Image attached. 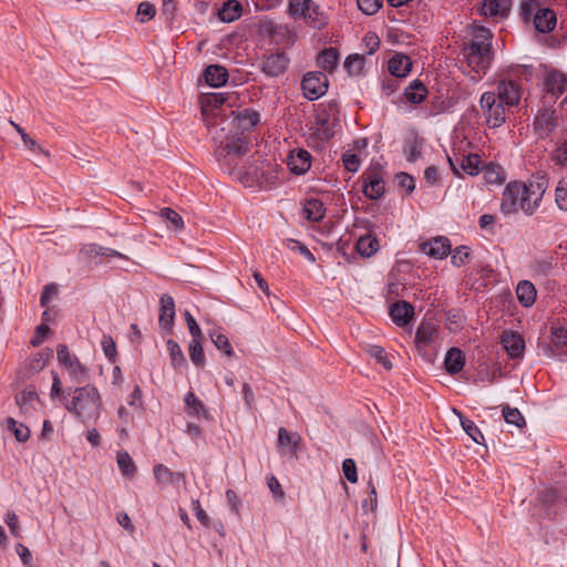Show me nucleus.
I'll return each instance as SVG.
<instances>
[{
    "label": "nucleus",
    "mask_w": 567,
    "mask_h": 567,
    "mask_svg": "<svg viewBox=\"0 0 567 567\" xmlns=\"http://www.w3.org/2000/svg\"><path fill=\"white\" fill-rule=\"evenodd\" d=\"M412 62L411 59L401 53L394 54L388 63L389 72L396 78H404L411 71Z\"/></svg>",
    "instance_id": "obj_23"
},
{
    "label": "nucleus",
    "mask_w": 567,
    "mask_h": 567,
    "mask_svg": "<svg viewBox=\"0 0 567 567\" xmlns=\"http://www.w3.org/2000/svg\"><path fill=\"white\" fill-rule=\"evenodd\" d=\"M8 427L11 430L19 442H25L30 437V430L22 423H18L14 419L9 417Z\"/></svg>",
    "instance_id": "obj_48"
},
{
    "label": "nucleus",
    "mask_w": 567,
    "mask_h": 567,
    "mask_svg": "<svg viewBox=\"0 0 567 567\" xmlns=\"http://www.w3.org/2000/svg\"><path fill=\"white\" fill-rule=\"evenodd\" d=\"M496 97L508 109L517 105L520 101L522 92L519 85L514 81H501L496 90Z\"/></svg>",
    "instance_id": "obj_12"
},
{
    "label": "nucleus",
    "mask_w": 567,
    "mask_h": 567,
    "mask_svg": "<svg viewBox=\"0 0 567 567\" xmlns=\"http://www.w3.org/2000/svg\"><path fill=\"white\" fill-rule=\"evenodd\" d=\"M58 295V287L54 284H50L44 287V290L41 295L40 303L42 307H45L49 301Z\"/></svg>",
    "instance_id": "obj_63"
},
{
    "label": "nucleus",
    "mask_w": 567,
    "mask_h": 567,
    "mask_svg": "<svg viewBox=\"0 0 567 567\" xmlns=\"http://www.w3.org/2000/svg\"><path fill=\"white\" fill-rule=\"evenodd\" d=\"M301 87L305 96L313 101L321 97L327 92L328 79L323 73L309 72L303 76Z\"/></svg>",
    "instance_id": "obj_10"
},
{
    "label": "nucleus",
    "mask_w": 567,
    "mask_h": 567,
    "mask_svg": "<svg viewBox=\"0 0 567 567\" xmlns=\"http://www.w3.org/2000/svg\"><path fill=\"white\" fill-rule=\"evenodd\" d=\"M237 101L235 93H206L200 97V109L205 125L214 140L221 138V132L235 128L240 132L251 130L259 121L257 112L234 111Z\"/></svg>",
    "instance_id": "obj_1"
},
{
    "label": "nucleus",
    "mask_w": 567,
    "mask_h": 567,
    "mask_svg": "<svg viewBox=\"0 0 567 567\" xmlns=\"http://www.w3.org/2000/svg\"><path fill=\"white\" fill-rule=\"evenodd\" d=\"M317 61L324 72L332 73L339 62V52L334 48H327L319 53Z\"/></svg>",
    "instance_id": "obj_29"
},
{
    "label": "nucleus",
    "mask_w": 567,
    "mask_h": 567,
    "mask_svg": "<svg viewBox=\"0 0 567 567\" xmlns=\"http://www.w3.org/2000/svg\"><path fill=\"white\" fill-rule=\"evenodd\" d=\"M451 256L452 262L456 267H461L465 265L466 260L468 259L470 252L466 247H458L455 250H453Z\"/></svg>",
    "instance_id": "obj_55"
},
{
    "label": "nucleus",
    "mask_w": 567,
    "mask_h": 567,
    "mask_svg": "<svg viewBox=\"0 0 567 567\" xmlns=\"http://www.w3.org/2000/svg\"><path fill=\"white\" fill-rule=\"evenodd\" d=\"M493 33L482 27H471V40L463 48L462 55L466 65L475 73H485L494 60L492 48Z\"/></svg>",
    "instance_id": "obj_2"
},
{
    "label": "nucleus",
    "mask_w": 567,
    "mask_h": 567,
    "mask_svg": "<svg viewBox=\"0 0 567 567\" xmlns=\"http://www.w3.org/2000/svg\"><path fill=\"white\" fill-rule=\"evenodd\" d=\"M301 437L298 433H290L285 427L278 431V444L280 447L288 449L291 453H296L300 446Z\"/></svg>",
    "instance_id": "obj_36"
},
{
    "label": "nucleus",
    "mask_w": 567,
    "mask_h": 567,
    "mask_svg": "<svg viewBox=\"0 0 567 567\" xmlns=\"http://www.w3.org/2000/svg\"><path fill=\"white\" fill-rule=\"evenodd\" d=\"M192 338H203L202 330L188 310L184 313Z\"/></svg>",
    "instance_id": "obj_61"
},
{
    "label": "nucleus",
    "mask_w": 567,
    "mask_h": 567,
    "mask_svg": "<svg viewBox=\"0 0 567 567\" xmlns=\"http://www.w3.org/2000/svg\"><path fill=\"white\" fill-rule=\"evenodd\" d=\"M289 63V56L282 51H277L262 58L260 70L269 78H278L285 74Z\"/></svg>",
    "instance_id": "obj_9"
},
{
    "label": "nucleus",
    "mask_w": 567,
    "mask_h": 567,
    "mask_svg": "<svg viewBox=\"0 0 567 567\" xmlns=\"http://www.w3.org/2000/svg\"><path fill=\"white\" fill-rule=\"evenodd\" d=\"M480 105L489 127H499L505 123L509 109L496 97L495 92L483 93Z\"/></svg>",
    "instance_id": "obj_6"
},
{
    "label": "nucleus",
    "mask_w": 567,
    "mask_h": 567,
    "mask_svg": "<svg viewBox=\"0 0 567 567\" xmlns=\"http://www.w3.org/2000/svg\"><path fill=\"white\" fill-rule=\"evenodd\" d=\"M368 487H369V491H370V501H369V504L368 502H364L362 504V507L365 512L368 511H375L377 506H378V493H377V488H375V485L373 484V481L370 480L368 482Z\"/></svg>",
    "instance_id": "obj_58"
},
{
    "label": "nucleus",
    "mask_w": 567,
    "mask_h": 567,
    "mask_svg": "<svg viewBox=\"0 0 567 567\" xmlns=\"http://www.w3.org/2000/svg\"><path fill=\"white\" fill-rule=\"evenodd\" d=\"M553 342L556 347H564L567 344V329L564 327H555L551 330Z\"/></svg>",
    "instance_id": "obj_60"
},
{
    "label": "nucleus",
    "mask_w": 567,
    "mask_h": 567,
    "mask_svg": "<svg viewBox=\"0 0 567 567\" xmlns=\"http://www.w3.org/2000/svg\"><path fill=\"white\" fill-rule=\"evenodd\" d=\"M342 470H343L346 478L349 482L357 483V481H358L357 466L352 458H347L343 461Z\"/></svg>",
    "instance_id": "obj_54"
},
{
    "label": "nucleus",
    "mask_w": 567,
    "mask_h": 567,
    "mask_svg": "<svg viewBox=\"0 0 567 567\" xmlns=\"http://www.w3.org/2000/svg\"><path fill=\"white\" fill-rule=\"evenodd\" d=\"M52 357V350L48 349L47 352L38 353L37 357L32 360L31 368L41 370L45 365V363Z\"/></svg>",
    "instance_id": "obj_62"
},
{
    "label": "nucleus",
    "mask_w": 567,
    "mask_h": 567,
    "mask_svg": "<svg viewBox=\"0 0 567 567\" xmlns=\"http://www.w3.org/2000/svg\"><path fill=\"white\" fill-rule=\"evenodd\" d=\"M289 169L296 175H302L311 166V155L308 151L299 148L290 152L287 158Z\"/></svg>",
    "instance_id": "obj_16"
},
{
    "label": "nucleus",
    "mask_w": 567,
    "mask_h": 567,
    "mask_svg": "<svg viewBox=\"0 0 567 567\" xmlns=\"http://www.w3.org/2000/svg\"><path fill=\"white\" fill-rule=\"evenodd\" d=\"M501 342L512 359H520L525 352V340L522 334L512 330L503 331Z\"/></svg>",
    "instance_id": "obj_13"
},
{
    "label": "nucleus",
    "mask_w": 567,
    "mask_h": 567,
    "mask_svg": "<svg viewBox=\"0 0 567 567\" xmlns=\"http://www.w3.org/2000/svg\"><path fill=\"white\" fill-rule=\"evenodd\" d=\"M103 252V247L99 246L96 244H89L85 245L81 251L80 255L85 259H93L100 256V254Z\"/></svg>",
    "instance_id": "obj_59"
},
{
    "label": "nucleus",
    "mask_w": 567,
    "mask_h": 567,
    "mask_svg": "<svg viewBox=\"0 0 567 567\" xmlns=\"http://www.w3.org/2000/svg\"><path fill=\"white\" fill-rule=\"evenodd\" d=\"M209 337L218 350L223 351L227 357L234 355L233 347L225 334L214 330L209 332Z\"/></svg>",
    "instance_id": "obj_44"
},
{
    "label": "nucleus",
    "mask_w": 567,
    "mask_h": 567,
    "mask_svg": "<svg viewBox=\"0 0 567 567\" xmlns=\"http://www.w3.org/2000/svg\"><path fill=\"white\" fill-rule=\"evenodd\" d=\"M243 7L237 0L226 1L220 9H218V18L223 22H233L240 18Z\"/></svg>",
    "instance_id": "obj_33"
},
{
    "label": "nucleus",
    "mask_w": 567,
    "mask_h": 567,
    "mask_svg": "<svg viewBox=\"0 0 567 567\" xmlns=\"http://www.w3.org/2000/svg\"><path fill=\"white\" fill-rule=\"evenodd\" d=\"M483 177L487 184L492 185L502 184L505 178L502 166L493 163L483 167Z\"/></svg>",
    "instance_id": "obj_40"
},
{
    "label": "nucleus",
    "mask_w": 567,
    "mask_h": 567,
    "mask_svg": "<svg viewBox=\"0 0 567 567\" xmlns=\"http://www.w3.org/2000/svg\"><path fill=\"white\" fill-rule=\"evenodd\" d=\"M219 145L215 150V156L219 164L231 173L238 165V159L241 158L249 148V143L246 137L234 134L223 135L217 140Z\"/></svg>",
    "instance_id": "obj_4"
},
{
    "label": "nucleus",
    "mask_w": 567,
    "mask_h": 567,
    "mask_svg": "<svg viewBox=\"0 0 567 567\" xmlns=\"http://www.w3.org/2000/svg\"><path fill=\"white\" fill-rule=\"evenodd\" d=\"M159 216L169 223L174 230H181L184 228V220L182 216L172 208H163L159 212Z\"/></svg>",
    "instance_id": "obj_45"
},
{
    "label": "nucleus",
    "mask_w": 567,
    "mask_h": 567,
    "mask_svg": "<svg viewBox=\"0 0 567 567\" xmlns=\"http://www.w3.org/2000/svg\"><path fill=\"white\" fill-rule=\"evenodd\" d=\"M303 216L310 221H319L324 217V205L319 199H309L305 203L302 209Z\"/></svg>",
    "instance_id": "obj_34"
},
{
    "label": "nucleus",
    "mask_w": 567,
    "mask_h": 567,
    "mask_svg": "<svg viewBox=\"0 0 567 567\" xmlns=\"http://www.w3.org/2000/svg\"><path fill=\"white\" fill-rule=\"evenodd\" d=\"M288 12L293 18L308 20L315 29H322L328 23L326 16L312 0H289Z\"/></svg>",
    "instance_id": "obj_7"
},
{
    "label": "nucleus",
    "mask_w": 567,
    "mask_h": 567,
    "mask_svg": "<svg viewBox=\"0 0 567 567\" xmlns=\"http://www.w3.org/2000/svg\"><path fill=\"white\" fill-rule=\"evenodd\" d=\"M426 93L424 84L415 80L405 89L404 96L409 102L419 104L425 99Z\"/></svg>",
    "instance_id": "obj_38"
},
{
    "label": "nucleus",
    "mask_w": 567,
    "mask_h": 567,
    "mask_svg": "<svg viewBox=\"0 0 567 567\" xmlns=\"http://www.w3.org/2000/svg\"><path fill=\"white\" fill-rule=\"evenodd\" d=\"M516 295L522 306L530 307L536 300L537 291L530 281L523 280L517 285Z\"/></svg>",
    "instance_id": "obj_30"
},
{
    "label": "nucleus",
    "mask_w": 567,
    "mask_h": 567,
    "mask_svg": "<svg viewBox=\"0 0 567 567\" xmlns=\"http://www.w3.org/2000/svg\"><path fill=\"white\" fill-rule=\"evenodd\" d=\"M503 416L506 421V423L515 425L517 427H523L525 425V419L516 408H509L508 405H505L503 408Z\"/></svg>",
    "instance_id": "obj_46"
},
{
    "label": "nucleus",
    "mask_w": 567,
    "mask_h": 567,
    "mask_svg": "<svg viewBox=\"0 0 567 567\" xmlns=\"http://www.w3.org/2000/svg\"><path fill=\"white\" fill-rule=\"evenodd\" d=\"M58 362L66 370L70 378L82 383L89 377V370L80 362L78 357L70 352L66 344H59L56 348Z\"/></svg>",
    "instance_id": "obj_8"
},
{
    "label": "nucleus",
    "mask_w": 567,
    "mask_h": 567,
    "mask_svg": "<svg viewBox=\"0 0 567 567\" xmlns=\"http://www.w3.org/2000/svg\"><path fill=\"white\" fill-rule=\"evenodd\" d=\"M465 365V355L458 348H452L447 351L444 359V367L450 374L458 373Z\"/></svg>",
    "instance_id": "obj_27"
},
{
    "label": "nucleus",
    "mask_w": 567,
    "mask_h": 567,
    "mask_svg": "<svg viewBox=\"0 0 567 567\" xmlns=\"http://www.w3.org/2000/svg\"><path fill=\"white\" fill-rule=\"evenodd\" d=\"M545 87L553 95H560L567 89V76L559 71H550L545 76Z\"/></svg>",
    "instance_id": "obj_24"
},
{
    "label": "nucleus",
    "mask_w": 567,
    "mask_h": 567,
    "mask_svg": "<svg viewBox=\"0 0 567 567\" xmlns=\"http://www.w3.org/2000/svg\"><path fill=\"white\" fill-rule=\"evenodd\" d=\"M363 193L370 199H379L384 194V181L379 171L367 173Z\"/></svg>",
    "instance_id": "obj_18"
},
{
    "label": "nucleus",
    "mask_w": 567,
    "mask_h": 567,
    "mask_svg": "<svg viewBox=\"0 0 567 567\" xmlns=\"http://www.w3.org/2000/svg\"><path fill=\"white\" fill-rule=\"evenodd\" d=\"M439 336V328L432 321H422L415 334L417 346H427L434 342Z\"/></svg>",
    "instance_id": "obj_26"
},
{
    "label": "nucleus",
    "mask_w": 567,
    "mask_h": 567,
    "mask_svg": "<svg viewBox=\"0 0 567 567\" xmlns=\"http://www.w3.org/2000/svg\"><path fill=\"white\" fill-rule=\"evenodd\" d=\"M16 402L23 414H30L40 405L37 391L29 386L17 394Z\"/></svg>",
    "instance_id": "obj_21"
},
{
    "label": "nucleus",
    "mask_w": 567,
    "mask_h": 567,
    "mask_svg": "<svg viewBox=\"0 0 567 567\" xmlns=\"http://www.w3.org/2000/svg\"><path fill=\"white\" fill-rule=\"evenodd\" d=\"M523 189V182H512L506 186L501 203L503 213L511 214L517 212L518 208L522 209V202L525 197Z\"/></svg>",
    "instance_id": "obj_11"
},
{
    "label": "nucleus",
    "mask_w": 567,
    "mask_h": 567,
    "mask_svg": "<svg viewBox=\"0 0 567 567\" xmlns=\"http://www.w3.org/2000/svg\"><path fill=\"white\" fill-rule=\"evenodd\" d=\"M548 179L544 174L537 173L533 175L527 183H523L524 198L522 202V210L527 215H532L539 206L542 198L548 188Z\"/></svg>",
    "instance_id": "obj_5"
},
{
    "label": "nucleus",
    "mask_w": 567,
    "mask_h": 567,
    "mask_svg": "<svg viewBox=\"0 0 567 567\" xmlns=\"http://www.w3.org/2000/svg\"><path fill=\"white\" fill-rule=\"evenodd\" d=\"M368 352L371 357H373L380 364L383 365L384 369H392V361L390 360L385 350L380 346H370Z\"/></svg>",
    "instance_id": "obj_47"
},
{
    "label": "nucleus",
    "mask_w": 567,
    "mask_h": 567,
    "mask_svg": "<svg viewBox=\"0 0 567 567\" xmlns=\"http://www.w3.org/2000/svg\"><path fill=\"white\" fill-rule=\"evenodd\" d=\"M555 200L559 209L567 212V178H563L558 182Z\"/></svg>",
    "instance_id": "obj_50"
},
{
    "label": "nucleus",
    "mask_w": 567,
    "mask_h": 567,
    "mask_svg": "<svg viewBox=\"0 0 567 567\" xmlns=\"http://www.w3.org/2000/svg\"><path fill=\"white\" fill-rule=\"evenodd\" d=\"M453 413L460 419L461 425L465 433L477 444H482L484 436L475 423L465 417L457 409H453Z\"/></svg>",
    "instance_id": "obj_37"
},
{
    "label": "nucleus",
    "mask_w": 567,
    "mask_h": 567,
    "mask_svg": "<svg viewBox=\"0 0 567 567\" xmlns=\"http://www.w3.org/2000/svg\"><path fill=\"white\" fill-rule=\"evenodd\" d=\"M390 316L394 323L403 327L413 318L414 308L406 301H398L391 306Z\"/></svg>",
    "instance_id": "obj_22"
},
{
    "label": "nucleus",
    "mask_w": 567,
    "mask_h": 567,
    "mask_svg": "<svg viewBox=\"0 0 567 567\" xmlns=\"http://www.w3.org/2000/svg\"><path fill=\"white\" fill-rule=\"evenodd\" d=\"M155 16V8L148 2H142L137 9V17L141 22L151 20Z\"/></svg>",
    "instance_id": "obj_57"
},
{
    "label": "nucleus",
    "mask_w": 567,
    "mask_h": 567,
    "mask_svg": "<svg viewBox=\"0 0 567 567\" xmlns=\"http://www.w3.org/2000/svg\"><path fill=\"white\" fill-rule=\"evenodd\" d=\"M175 320V305L174 300L169 295H163L161 297V309L158 322L162 329L172 331Z\"/></svg>",
    "instance_id": "obj_19"
},
{
    "label": "nucleus",
    "mask_w": 567,
    "mask_h": 567,
    "mask_svg": "<svg viewBox=\"0 0 567 567\" xmlns=\"http://www.w3.org/2000/svg\"><path fill=\"white\" fill-rule=\"evenodd\" d=\"M116 463L124 476L130 478L135 476L137 467L132 456L126 451L121 450L116 452Z\"/></svg>",
    "instance_id": "obj_35"
},
{
    "label": "nucleus",
    "mask_w": 567,
    "mask_h": 567,
    "mask_svg": "<svg viewBox=\"0 0 567 567\" xmlns=\"http://www.w3.org/2000/svg\"><path fill=\"white\" fill-rule=\"evenodd\" d=\"M202 339L203 338H192L188 346L190 360L197 367H203L205 364V354L202 346Z\"/></svg>",
    "instance_id": "obj_41"
},
{
    "label": "nucleus",
    "mask_w": 567,
    "mask_h": 567,
    "mask_svg": "<svg viewBox=\"0 0 567 567\" xmlns=\"http://www.w3.org/2000/svg\"><path fill=\"white\" fill-rule=\"evenodd\" d=\"M555 111L544 109L536 115L534 123L535 128L539 132V134H546L555 127Z\"/></svg>",
    "instance_id": "obj_32"
},
{
    "label": "nucleus",
    "mask_w": 567,
    "mask_h": 567,
    "mask_svg": "<svg viewBox=\"0 0 567 567\" xmlns=\"http://www.w3.org/2000/svg\"><path fill=\"white\" fill-rule=\"evenodd\" d=\"M186 411L192 416H207L206 409L193 392H188L185 396Z\"/></svg>",
    "instance_id": "obj_42"
},
{
    "label": "nucleus",
    "mask_w": 567,
    "mask_h": 567,
    "mask_svg": "<svg viewBox=\"0 0 567 567\" xmlns=\"http://www.w3.org/2000/svg\"><path fill=\"white\" fill-rule=\"evenodd\" d=\"M508 0H484L480 13L486 18H505L509 12Z\"/></svg>",
    "instance_id": "obj_20"
},
{
    "label": "nucleus",
    "mask_w": 567,
    "mask_h": 567,
    "mask_svg": "<svg viewBox=\"0 0 567 567\" xmlns=\"http://www.w3.org/2000/svg\"><path fill=\"white\" fill-rule=\"evenodd\" d=\"M355 248L361 256L370 257L379 249V243L374 237L362 236L359 238Z\"/></svg>",
    "instance_id": "obj_39"
},
{
    "label": "nucleus",
    "mask_w": 567,
    "mask_h": 567,
    "mask_svg": "<svg viewBox=\"0 0 567 567\" xmlns=\"http://www.w3.org/2000/svg\"><path fill=\"white\" fill-rule=\"evenodd\" d=\"M447 161L453 173L458 177L462 176V172L471 176L477 175L480 172L481 158L476 154L462 156L460 161L458 158L453 159L451 157H447Z\"/></svg>",
    "instance_id": "obj_15"
},
{
    "label": "nucleus",
    "mask_w": 567,
    "mask_h": 567,
    "mask_svg": "<svg viewBox=\"0 0 567 567\" xmlns=\"http://www.w3.org/2000/svg\"><path fill=\"white\" fill-rule=\"evenodd\" d=\"M102 398L93 385L76 388L72 400L65 404V409L74 414L81 422H96L101 414Z\"/></svg>",
    "instance_id": "obj_3"
},
{
    "label": "nucleus",
    "mask_w": 567,
    "mask_h": 567,
    "mask_svg": "<svg viewBox=\"0 0 567 567\" xmlns=\"http://www.w3.org/2000/svg\"><path fill=\"white\" fill-rule=\"evenodd\" d=\"M359 9L368 16H372L379 11L382 0H357Z\"/></svg>",
    "instance_id": "obj_52"
},
{
    "label": "nucleus",
    "mask_w": 567,
    "mask_h": 567,
    "mask_svg": "<svg viewBox=\"0 0 567 567\" xmlns=\"http://www.w3.org/2000/svg\"><path fill=\"white\" fill-rule=\"evenodd\" d=\"M534 24L537 31L546 33L556 25V14L548 8L539 9L534 17Z\"/></svg>",
    "instance_id": "obj_25"
},
{
    "label": "nucleus",
    "mask_w": 567,
    "mask_h": 567,
    "mask_svg": "<svg viewBox=\"0 0 567 567\" xmlns=\"http://www.w3.org/2000/svg\"><path fill=\"white\" fill-rule=\"evenodd\" d=\"M154 475L158 484L167 485L184 482V474L172 472L168 467L158 464L154 467Z\"/></svg>",
    "instance_id": "obj_31"
},
{
    "label": "nucleus",
    "mask_w": 567,
    "mask_h": 567,
    "mask_svg": "<svg viewBox=\"0 0 567 567\" xmlns=\"http://www.w3.org/2000/svg\"><path fill=\"white\" fill-rule=\"evenodd\" d=\"M117 417L120 420L118 432L122 437H126L127 436L126 425L133 422L134 415L132 412H130L127 410V408H125L124 405H121L117 409Z\"/></svg>",
    "instance_id": "obj_49"
},
{
    "label": "nucleus",
    "mask_w": 567,
    "mask_h": 567,
    "mask_svg": "<svg viewBox=\"0 0 567 567\" xmlns=\"http://www.w3.org/2000/svg\"><path fill=\"white\" fill-rule=\"evenodd\" d=\"M342 162H343L344 167L351 173L358 172V169L360 167L359 156L351 152H347L343 154Z\"/></svg>",
    "instance_id": "obj_53"
},
{
    "label": "nucleus",
    "mask_w": 567,
    "mask_h": 567,
    "mask_svg": "<svg viewBox=\"0 0 567 567\" xmlns=\"http://www.w3.org/2000/svg\"><path fill=\"white\" fill-rule=\"evenodd\" d=\"M204 76L208 85L219 87L227 82L228 72L224 66L213 64L206 68Z\"/></svg>",
    "instance_id": "obj_28"
},
{
    "label": "nucleus",
    "mask_w": 567,
    "mask_h": 567,
    "mask_svg": "<svg viewBox=\"0 0 567 567\" xmlns=\"http://www.w3.org/2000/svg\"><path fill=\"white\" fill-rule=\"evenodd\" d=\"M363 64L364 59L359 54L349 55L344 61V68L350 74H359L363 68Z\"/></svg>",
    "instance_id": "obj_51"
},
{
    "label": "nucleus",
    "mask_w": 567,
    "mask_h": 567,
    "mask_svg": "<svg viewBox=\"0 0 567 567\" xmlns=\"http://www.w3.org/2000/svg\"><path fill=\"white\" fill-rule=\"evenodd\" d=\"M420 250L432 258L443 259L451 252V244L446 237H436L430 241L422 243Z\"/></svg>",
    "instance_id": "obj_17"
},
{
    "label": "nucleus",
    "mask_w": 567,
    "mask_h": 567,
    "mask_svg": "<svg viewBox=\"0 0 567 567\" xmlns=\"http://www.w3.org/2000/svg\"><path fill=\"white\" fill-rule=\"evenodd\" d=\"M167 350L169 352L172 364L175 369L182 368L186 364L184 353L176 341L169 339L167 341Z\"/></svg>",
    "instance_id": "obj_43"
},
{
    "label": "nucleus",
    "mask_w": 567,
    "mask_h": 567,
    "mask_svg": "<svg viewBox=\"0 0 567 567\" xmlns=\"http://www.w3.org/2000/svg\"><path fill=\"white\" fill-rule=\"evenodd\" d=\"M363 44L369 54L374 53L380 47V39L374 32H368L363 38Z\"/></svg>",
    "instance_id": "obj_56"
},
{
    "label": "nucleus",
    "mask_w": 567,
    "mask_h": 567,
    "mask_svg": "<svg viewBox=\"0 0 567 567\" xmlns=\"http://www.w3.org/2000/svg\"><path fill=\"white\" fill-rule=\"evenodd\" d=\"M339 124V116L336 107L329 105V110H322L317 115V130L324 138H330L334 134V128Z\"/></svg>",
    "instance_id": "obj_14"
},
{
    "label": "nucleus",
    "mask_w": 567,
    "mask_h": 567,
    "mask_svg": "<svg viewBox=\"0 0 567 567\" xmlns=\"http://www.w3.org/2000/svg\"><path fill=\"white\" fill-rule=\"evenodd\" d=\"M406 158L410 162H415L421 155V143L417 141H413L405 148Z\"/></svg>",
    "instance_id": "obj_64"
}]
</instances>
